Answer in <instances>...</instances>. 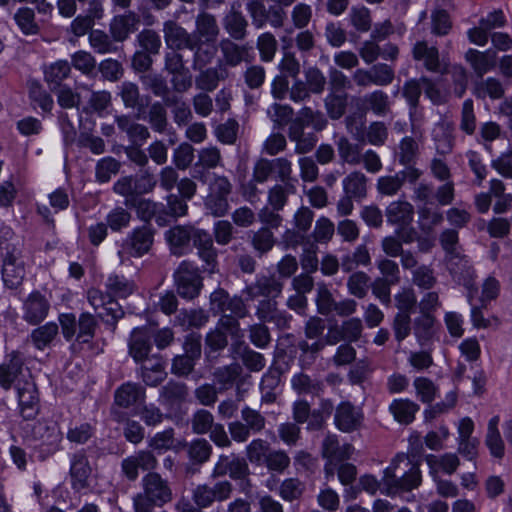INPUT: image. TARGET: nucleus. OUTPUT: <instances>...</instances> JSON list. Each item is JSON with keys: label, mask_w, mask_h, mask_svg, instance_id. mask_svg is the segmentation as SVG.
Returning <instances> with one entry per match:
<instances>
[{"label": "nucleus", "mask_w": 512, "mask_h": 512, "mask_svg": "<svg viewBox=\"0 0 512 512\" xmlns=\"http://www.w3.org/2000/svg\"><path fill=\"white\" fill-rule=\"evenodd\" d=\"M142 491L133 498L135 512H153L173 499V492L168 480L157 472H148L141 480Z\"/></svg>", "instance_id": "1"}, {"label": "nucleus", "mask_w": 512, "mask_h": 512, "mask_svg": "<svg viewBox=\"0 0 512 512\" xmlns=\"http://www.w3.org/2000/svg\"><path fill=\"white\" fill-rule=\"evenodd\" d=\"M421 483V473L416 464L406 462V457L397 455L384 471L382 484L388 495L411 491Z\"/></svg>", "instance_id": "2"}, {"label": "nucleus", "mask_w": 512, "mask_h": 512, "mask_svg": "<svg viewBox=\"0 0 512 512\" xmlns=\"http://www.w3.org/2000/svg\"><path fill=\"white\" fill-rule=\"evenodd\" d=\"M1 276L7 289L15 290L21 287L26 276V264L21 251L13 243L0 239Z\"/></svg>", "instance_id": "3"}, {"label": "nucleus", "mask_w": 512, "mask_h": 512, "mask_svg": "<svg viewBox=\"0 0 512 512\" xmlns=\"http://www.w3.org/2000/svg\"><path fill=\"white\" fill-rule=\"evenodd\" d=\"M58 321L65 340L71 341L75 338L81 344L92 342L98 328L96 317L89 312H82L78 318L73 313H62Z\"/></svg>", "instance_id": "4"}, {"label": "nucleus", "mask_w": 512, "mask_h": 512, "mask_svg": "<svg viewBox=\"0 0 512 512\" xmlns=\"http://www.w3.org/2000/svg\"><path fill=\"white\" fill-rule=\"evenodd\" d=\"M228 475L232 480L241 481V491L248 493L251 488L250 469L247 460L235 453L221 454L211 473L213 479Z\"/></svg>", "instance_id": "5"}, {"label": "nucleus", "mask_w": 512, "mask_h": 512, "mask_svg": "<svg viewBox=\"0 0 512 512\" xmlns=\"http://www.w3.org/2000/svg\"><path fill=\"white\" fill-rule=\"evenodd\" d=\"M20 427L23 431V436L27 439L40 442L42 451L48 455H52L60 450L63 436L56 423L44 420H39L35 423L26 421L22 423Z\"/></svg>", "instance_id": "6"}, {"label": "nucleus", "mask_w": 512, "mask_h": 512, "mask_svg": "<svg viewBox=\"0 0 512 512\" xmlns=\"http://www.w3.org/2000/svg\"><path fill=\"white\" fill-rule=\"evenodd\" d=\"M233 185L224 175H214L208 184V194L204 198V209L207 215L215 218L225 216L229 209V196Z\"/></svg>", "instance_id": "7"}, {"label": "nucleus", "mask_w": 512, "mask_h": 512, "mask_svg": "<svg viewBox=\"0 0 512 512\" xmlns=\"http://www.w3.org/2000/svg\"><path fill=\"white\" fill-rule=\"evenodd\" d=\"M207 230L193 224H177L165 232V240L174 256H184L192 251Z\"/></svg>", "instance_id": "8"}, {"label": "nucleus", "mask_w": 512, "mask_h": 512, "mask_svg": "<svg viewBox=\"0 0 512 512\" xmlns=\"http://www.w3.org/2000/svg\"><path fill=\"white\" fill-rule=\"evenodd\" d=\"M200 269L193 263L183 260L173 274L178 295L186 300H193L200 295L203 278Z\"/></svg>", "instance_id": "9"}, {"label": "nucleus", "mask_w": 512, "mask_h": 512, "mask_svg": "<svg viewBox=\"0 0 512 512\" xmlns=\"http://www.w3.org/2000/svg\"><path fill=\"white\" fill-rule=\"evenodd\" d=\"M266 418L260 411L249 406L241 409V420H236L228 424V430L231 439L237 443L248 441L251 435H255L264 430Z\"/></svg>", "instance_id": "10"}, {"label": "nucleus", "mask_w": 512, "mask_h": 512, "mask_svg": "<svg viewBox=\"0 0 512 512\" xmlns=\"http://www.w3.org/2000/svg\"><path fill=\"white\" fill-rule=\"evenodd\" d=\"M444 261L452 279L469 291L468 302L472 305L473 294L477 292V287L475 285L476 271L470 259L460 253L445 257Z\"/></svg>", "instance_id": "11"}, {"label": "nucleus", "mask_w": 512, "mask_h": 512, "mask_svg": "<svg viewBox=\"0 0 512 512\" xmlns=\"http://www.w3.org/2000/svg\"><path fill=\"white\" fill-rule=\"evenodd\" d=\"M155 230L150 224L133 229L124 239L121 250L118 252L120 258L124 256L139 258L147 254L154 243Z\"/></svg>", "instance_id": "12"}, {"label": "nucleus", "mask_w": 512, "mask_h": 512, "mask_svg": "<svg viewBox=\"0 0 512 512\" xmlns=\"http://www.w3.org/2000/svg\"><path fill=\"white\" fill-rule=\"evenodd\" d=\"M20 414L24 421L34 419L39 413V397L35 382L30 373L27 378L18 379L15 384Z\"/></svg>", "instance_id": "13"}, {"label": "nucleus", "mask_w": 512, "mask_h": 512, "mask_svg": "<svg viewBox=\"0 0 512 512\" xmlns=\"http://www.w3.org/2000/svg\"><path fill=\"white\" fill-rule=\"evenodd\" d=\"M210 310L215 315H236L238 317H246L249 310L241 296H230L223 288H218L210 295Z\"/></svg>", "instance_id": "14"}, {"label": "nucleus", "mask_w": 512, "mask_h": 512, "mask_svg": "<svg viewBox=\"0 0 512 512\" xmlns=\"http://www.w3.org/2000/svg\"><path fill=\"white\" fill-rule=\"evenodd\" d=\"M284 283L275 275H257L255 280L245 286L242 294L247 301L278 298L283 291Z\"/></svg>", "instance_id": "15"}, {"label": "nucleus", "mask_w": 512, "mask_h": 512, "mask_svg": "<svg viewBox=\"0 0 512 512\" xmlns=\"http://www.w3.org/2000/svg\"><path fill=\"white\" fill-rule=\"evenodd\" d=\"M423 172L417 167L404 168L394 175L381 176L377 180V191L384 196H395L403 187L405 182L416 183Z\"/></svg>", "instance_id": "16"}, {"label": "nucleus", "mask_w": 512, "mask_h": 512, "mask_svg": "<svg viewBox=\"0 0 512 512\" xmlns=\"http://www.w3.org/2000/svg\"><path fill=\"white\" fill-rule=\"evenodd\" d=\"M93 468L85 450L76 451L70 458L69 475L71 486L75 491H82L90 487V478Z\"/></svg>", "instance_id": "17"}, {"label": "nucleus", "mask_w": 512, "mask_h": 512, "mask_svg": "<svg viewBox=\"0 0 512 512\" xmlns=\"http://www.w3.org/2000/svg\"><path fill=\"white\" fill-rule=\"evenodd\" d=\"M277 298L262 299L255 307V316L260 322L274 323L279 329L290 326L292 315L278 308Z\"/></svg>", "instance_id": "18"}, {"label": "nucleus", "mask_w": 512, "mask_h": 512, "mask_svg": "<svg viewBox=\"0 0 512 512\" xmlns=\"http://www.w3.org/2000/svg\"><path fill=\"white\" fill-rule=\"evenodd\" d=\"M49 300L39 291H32L23 301L22 318L30 325H38L48 316Z\"/></svg>", "instance_id": "19"}, {"label": "nucleus", "mask_w": 512, "mask_h": 512, "mask_svg": "<svg viewBox=\"0 0 512 512\" xmlns=\"http://www.w3.org/2000/svg\"><path fill=\"white\" fill-rule=\"evenodd\" d=\"M432 140L437 155L446 156L451 154L456 143L454 122L447 117H442L432 130Z\"/></svg>", "instance_id": "20"}, {"label": "nucleus", "mask_w": 512, "mask_h": 512, "mask_svg": "<svg viewBox=\"0 0 512 512\" xmlns=\"http://www.w3.org/2000/svg\"><path fill=\"white\" fill-rule=\"evenodd\" d=\"M237 42L229 38H224L220 41L222 65L226 68L237 67L242 62L251 63L253 61L252 48L248 44H239Z\"/></svg>", "instance_id": "21"}, {"label": "nucleus", "mask_w": 512, "mask_h": 512, "mask_svg": "<svg viewBox=\"0 0 512 512\" xmlns=\"http://www.w3.org/2000/svg\"><path fill=\"white\" fill-rule=\"evenodd\" d=\"M162 31L165 44L171 50L189 49L197 38L195 34L188 32L175 20L165 21Z\"/></svg>", "instance_id": "22"}, {"label": "nucleus", "mask_w": 512, "mask_h": 512, "mask_svg": "<svg viewBox=\"0 0 512 512\" xmlns=\"http://www.w3.org/2000/svg\"><path fill=\"white\" fill-rule=\"evenodd\" d=\"M363 418L360 408L350 402H342L336 408L334 423L340 431L351 433L361 428Z\"/></svg>", "instance_id": "23"}, {"label": "nucleus", "mask_w": 512, "mask_h": 512, "mask_svg": "<svg viewBox=\"0 0 512 512\" xmlns=\"http://www.w3.org/2000/svg\"><path fill=\"white\" fill-rule=\"evenodd\" d=\"M221 23L229 39L243 41L249 35V21L235 4L224 14Z\"/></svg>", "instance_id": "24"}, {"label": "nucleus", "mask_w": 512, "mask_h": 512, "mask_svg": "<svg viewBox=\"0 0 512 512\" xmlns=\"http://www.w3.org/2000/svg\"><path fill=\"white\" fill-rule=\"evenodd\" d=\"M126 206L134 208L138 218L147 223H149L153 217H155V221L159 226H165L168 222L162 214L161 208H164V204L162 203L137 197L133 200L127 199Z\"/></svg>", "instance_id": "25"}, {"label": "nucleus", "mask_w": 512, "mask_h": 512, "mask_svg": "<svg viewBox=\"0 0 512 512\" xmlns=\"http://www.w3.org/2000/svg\"><path fill=\"white\" fill-rule=\"evenodd\" d=\"M139 23V16L133 11H128L114 16L109 24V32L114 41L123 42L137 30Z\"/></svg>", "instance_id": "26"}, {"label": "nucleus", "mask_w": 512, "mask_h": 512, "mask_svg": "<svg viewBox=\"0 0 512 512\" xmlns=\"http://www.w3.org/2000/svg\"><path fill=\"white\" fill-rule=\"evenodd\" d=\"M194 248L197 250V256L202 261V272L209 274L218 271V251L214 246L212 235L206 231L204 235L199 238Z\"/></svg>", "instance_id": "27"}, {"label": "nucleus", "mask_w": 512, "mask_h": 512, "mask_svg": "<svg viewBox=\"0 0 512 512\" xmlns=\"http://www.w3.org/2000/svg\"><path fill=\"white\" fill-rule=\"evenodd\" d=\"M189 50L193 53L192 69L202 70L214 61L218 48L216 42L203 41L197 37Z\"/></svg>", "instance_id": "28"}, {"label": "nucleus", "mask_w": 512, "mask_h": 512, "mask_svg": "<svg viewBox=\"0 0 512 512\" xmlns=\"http://www.w3.org/2000/svg\"><path fill=\"white\" fill-rule=\"evenodd\" d=\"M199 74L195 77V86L197 89L204 92L214 91L220 81L228 78V69L222 64L215 67H205L202 70H197Z\"/></svg>", "instance_id": "29"}, {"label": "nucleus", "mask_w": 512, "mask_h": 512, "mask_svg": "<svg viewBox=\"0 0 512 512\" xmlns=\"http://www.w3.org/2000/svg\"><path fill=\"white\" fill-rule=\"evenodd\" d=\"M129 354L136 362H143L152 349L151 334L146 328H135L129 339Z\"/></svg>", "instance_id": "30"}, {"label": "nucleus", "mask_w": 512, "mask_h": 512, "mask_svg": "<svg viewBox=\"0 0 512 512\" xmlns=\"http://www.w3.org/2000/svg\"><path fill=\"white\" fill-rule=\"evenodd\" d=\"M387 222L404 228L412 223L414 217V206L406 200L391 202L386 210Z\"/></svg>", "instance_id": "31"}, {"label": "nucleus", "mask_w": 512, "mask_h": 512, "mask_svg": "<svg viewBox=\"0 0 512 512\" xmlns=\"http://www.w3.org/2000/svg\"><path fill=\"white\" fill-rule=\"evenodd\" d=\"M342 189L345 195L355 198V202L359 203L367 197L368 178L361 171H352L343 178Z\"/></svg>", "instance_id": "32"}, {"label": "nucleus", "mask_w": 512, "mask_h": 512, "mask_svg": "<svg viewBox=\"0 0 512 512\" xmlns=\"http://www.w3.org/2000/svg\"><path fill=\"white\" fill-rule=\"evenodd\" d=\"M27 378L23 373V360L19 353L13 352L8 363L0 365V386L9 390L18 379Z\"/></svg>", "instance_id": "33"}, {"label": "nucleus", "mask_w": 512, "mask_h": 512, "mask_svg": "<svg viewBox=\"0 0 512 512\" xmlns=\"http://www.w3.org/2000/svg\"><path fill=\"white\" fill-rule=\"evenodd\" d=\"M234 357L241 360L243 365L252 372L261 371L266 364L264 356L251 349L244 341L232 345Z\"/></svg>", "instance_id": "34"}, {"label": "nucleus", "mask_w": 512, "mask_h": 512, "mask_svg": "<svg viewBox=\"0 0 512 512\" xmlns=\"http://www.w3.org/2000/svg\"><path fill=\"white\" fill-rule=\"evenodd\" d=\"M496 56V52L491 49L484 52L469 49L465 54V59L470 63L477 77L482 78L484 74L495 67Z\"/></svg>", "instance_id": "35"}, {"label": "nucleus", "mask_w": 512, "mask_h": 512, "mask_svg": "<svg viewBox=\"0 0 512 512\" xmlns=\"http://www.w3.org/2000/svg\"><path fill=\"white\" fill-rule=\"evenodd\" d=\"M188 395L189 391L186 384L169 381L160 389L159 400L162 405L174 408L184 403Z\"/></svg>", "instance_id": "36"}, {"label": "nucleus", "mask_w": 512, "mask_h": 512, "mask_svg": "<svg viewBox=\"0 0 512 512\" xmlns=\"http://www.w3.org/2000/svg\"><path fill=\"white\" fill-rule=\"evenodd\" d=\"M360 101L362 102L364 113L370 111L377 116L383 117L391 111L390 98L383 90H374L366 93L360 98Z\"/></svg>", "instance_id": "37"}, {"label": "nucleus", "mask_w": 512, "mask_h": 512, "mask_svg": "<svg viewBox=\"0 0 512 512\" xmlns=\"http://www.w3.org/2000/svg\"><path fill=\"white\" fill-rule=\"evenodd\" d=\"M354 448L351 444L340 445L336 435L328 434L322 442V456L330 462H340L349 459Z\"/></svg>", "instance_id": "38"}, {"label": "nucleus", "mask_w": 512, "mask_h": 512, "mask_svg": "<svg viewBox=\"0 0 512 512\" xmlns=\"http://www.w3.org/2000/svg\"><path fill=\"white\" fill-rule=\"evenodd\" d=\"M416 61H422L424 67L431 72L440 71L439 51L435 46H429L426 41H418L412 49Z\"/></svg>", "instance_id": "39"}, {"label": "nucleus", "mask_w": 512, "mask_h": 512, "mask_svg": "<svg viewBox=\"0 0 512 512\" xmlns=\"http://www.w3.org/2000/svg\"><path fill=\"white\" fill-rule=\"evenodd\" d=\"M145 398V390L136 383L127 382L118 387L114 394V402L122 408H129Z\"/></svg>", "instance_id": "40"}, {"label": "nucleus", "mask_w": 512, "mask_h": 512, "mask_svg": "<svg viewBox=\"0 0 512 512\" xmlns=\"http://www.w3.org/2000/svg\"><path fill=\"white\" fill-rule=\"evenodd\" d=\"M195 28L193 34L203 41L216 42L220 32L215 16L208 12H201L196 16Z\"/></svg>", "instance_id": "41"}, {"label": "nucleus", "mask_w": 512, "mask_h": 512, "mask_svg": "<svg viewBox=\"0 0 512 512\" xmlns=\"http://www.w3.org/2000/svg\"><path fill=\"white\" fill-rule=\"evenodd\" d=\"M292 388L301 395L319 397L324 392V383L321 379L304 373H298L291 379Z\"/></svg>", "instance_id": "42"}, {"label": "nucleus", "mask_w": 512, "mask_h": 512, "mask_svg": "<svg viewBox=\"0 0 512 512\" xmlns=\"http://www.w3.org/2000/svg\"><path fill=\"white\" fill-rule=\"evenodd\" d=\"M420 407L410 399H394L389 405V411L394 419L403 425L412 423Z\"/></svg>", "instance_id": "43"}, {"label": "nucleus", "mask_w": 512, "mask_h": 512, "mask_svg": "<svg viewBox=\"0 0 512 512\" xmlns=\"http://www.w3.org/2000/svg\"><path fill=\"white\" fill-rule=\"evenodd\" d=\"M297 192V185L295 183H276L267 191V204L274 209L283 210L288 199L291 195Z\"/></svg>", "instance_id": "44"}, {"label": "nucleus", "mask_w": 512, "mask_h": 512, "mask_svg": "<svg viewBox=\"0 0 512 512\" xmlns=\"http://www.w3.org/2000/svg\"><path fill=\"white\" fill-rule=\"evenodd\" d=\"M338 156L342 163L351 166L359 165L362 161V147L341 136L336 141Z\"/></svg>", "instance_id": "45"}, {"label": "nucleus", "mask_w": 512, "mask_h": 512, "mask_svg": "<svg viewBox=\"0 0 512 512\" xmlns=\"http://www.w3.org/2000/svg\"><path fill=\"white\" fill-rule=\"evenodd\" d=\"M396 157L399 164L405 168L416 167L415 164L419 157L418 142L413 137H404L398 145Z\"/></svg>", "instance_id": "46"}, {"label": "nucleus", "mask_w": 512, "mask_h": 512, "mask_svg": "<svg viewBox=\"0 0 512 512\" xmlns=\"http://www.w3.org/2000/svg\"><path fill=\"white\" fill-rule=\"evenodd\" d=\"M146 119L154 132L160 134L167 132L169 126L168 113L162 102L155 101L149 106Z\"/></svg>", "instance_id": "47"}, {"label": "nucleus", "mask_w": 512, "mask_h": 512, "mask_svg": "<svg viewBox=\"0 0 512 512\" xmlns=\"http://www.w3.org/2000/svg\"><path fill=\"white\" fill-rule=\"evenodd\" d=\"M71 66L66 60L51 64L44 72V78L51 91L59 88L61 83L70 75Z\"/></svg>", "instance_id": "48"}, {"label": "nucleus", "mask_w": 512, "mask_h": 512, "mask_svg": "<svg viewBox=\"0 0 512 512\" xmlns=\"http://www.w3.org/2000/svg\"><path fill=\"white\" fill-rule=\"evenodd\" d=\"M436 317L434 315L422 314L413 320V331L420 344L428 342L435 333Z\"/></svg>", "instance_id": "49"}, {"label": "nucleus", "mask_w": 512, "mask_h": 512, "mask_svg": "<svg viewBox=\"0 0 512 512\" xmlns=\"http://www.w3.org/2000/svg\"><path fill=\"white\" fill-rule=\"evenodd\" d=\"M250 243L259 257L268 253L274 247L276 239L274 233L266 227H261L257 231H252Z\"/></svg>", "instance_id": "50"}, {"label": "nucleus", "mask_w": 512, "mask_h": 512, "mask_svg": "<svg viewBox=\"0 0 512 512\" xmlns=\"http://www.w3.org/2000/svg\"><path fill=\"white\" fill-rule=\"evenodd\" d=\"M422 92V77L418 79H409L404 83L401 93L409 106L410 116H413L416 113Z\"/></svg>", "instance_id": "51"}, {"label": "nucleus", "mask_w": 512, "mask_h": 512, "mask_svg": "<svg viewBox=\"0 0 512 512\" xmlns=\"http://www.w3.org/2000/svg\"><path fill=\"white\" fill-rule=\"evenodd\" d=\"M348 94L346 92H330L324 99V106L328 116L332 120H338L344 116L348 104Z\"/></svg>", "instance_id": "52"}, {"label": "nucleus", "mask_w": 512, "mask_h": 512, "mask_svg": "<svg viewBox=\"0 0 512 512\" xmlns=\"http://www.w3.org/2000/svg\"><path fill=\"white\" fill-rule=\"evenodd\" d=\"M315 304L320 315L329 316L333 314L336 299L324 282H318L316 285Z\"/></svg>", "instance_id": "53"}, {"label": "nucleus", "mask_w": 512, "mask_h": 512, "mask_svg": "<svg viewBox=\"0 0 512 512\" xmlns=\"http://www.w3.org/2000/svg\"><path fill=\"white\" fill-rule=\"evenodd\" d=\"M59 328L58 325L54 322H48L45 325H42L31 332L30 338L34 346L43 350L54 340V338L58 335Z\"/></svg>", "instance_id": "54"}, {"label": "nucleus", "mask_w": 512, "mask_h": 512, "mask_svg": "<svg viewBox=\"0 0 512 512\" xmlns=\"http://www.w3.org/2000/svg\"><path fill=\"white\" fill-rule=\"evenodd\" d=\"M241 372L242 368L239 364H230L216 368L213 372V377L220 386L219 390L224 391L233 386Z\"/></svg>", "instance_id": "55"}, {"label": "nucleus", "mask_w": 512, "mask_h": 512, "mask_svg": "<svg viewBox=\"0 0 512 512\" xmlns=\"http://www.w3.org/2000/svg\"><path fill=\"white\" fill-rule=\"evenodd\" d=\"M209 320L203 309H183L176 316V322L184 328H200Z\"/></svg>", "instance_id": "56"}, {"label": "nucleus", "mask_w": 512, "mask_h": 512, "mask_svg": "<svg viewBox=\"0 0 512 512\" xmlns=\"http://www.w3.org/2000/svg\"><path fill=\"white\" fill-rule=\"evenodd\" d=\"M370 277L363 271L353 272L347 279V289L350 295L363 299L367 296L370 287Z\"/></svg>", "instance_id": "57"}, {"label": "nucleus", "mask_w": 512, "mask_h": 512, "mask_svg": "<svg viewBox=\"0 0 512 512\" xmlns=\"http://www.w3.org/2000/svg\"><path fill=\"white\" fill-rule=\"evenodd\" d=\"M305 492V484L298 478L284 479L278 488L279 496L286 502L299 500Z\"/></svg>", "instance_id": "58"}, {"label": "nucleus", "mask_w": 512, "mask_h": 512, "mask_svg": "<svg viewBox=\"0 0 512 512\" xmlns=\"http://www.w3.org/2000/svg\"><path fill=\"white\" fill-rule=\"evenodd\" d=\"M105 287L109 296H115L119 298L128 297L134 290V284L124 276L110 275L107 280Z\"/></svg>", "instance_id": "59"}, {"label": "nucleus", "mask_w": 512, "mask_h": 512, "mask_svg": "<svg viewBox=\"0 0 512 512\" xmlns=\"http://www.w3.org/2000/svg\"><path fill=\"white\" fill-rule=\"evenodd\" d=\"M89 42L95 52L99 54L115 53L117 46L111 34L102 30H92L89 34Z\"/></svg>", "instance_id": "60"}, {"label": "nucleus", "mask_w": 512, "mask_h": 512, "mask_svg": "<svg viewBox=\"0 0 512 512\" xmlns=\"http://www.w3.org/2000/svg\"><path fill=\"white\" fill-rule=\"evenodd\" d=\"M256 48L262 62H271L277 52L278 43L275 36L270 32L260 34L256 40Z\"/></svg>", "instance_id": "61"}, {"label": "nucleus", "mask_w": 512, "mask_h": 512, "mask_svg": "<svg viewBox=\"0 0 512 512\" xmlns=\"http://www.w3.org/2000/svg\"><path fill=\"white\" fill-rule=\"evenodd\" d=\"M271 450L269 442L264 439H253L245 448V454L249 462L256 465H262Z\"/></svg>", "instance_id": "62"}, {"label": "nucleus", "mask_w": 512, "mask_h": 512, "mask_svg": "<svg viewBox=\"0 0 512 512\" xmlns=\"http://www.w3.org/2000/svg\"><path fill=\"white\" fill-rule=\"evenodd\" d=\"M412 283L420 289L431 290L437 284L434 269L422 264L412 271Z\"/></svg>", "instance_id": "63"}, {"label": "nucleus", "mask_w": 512, "mask_h": 512, "mask_svg": "<svg viewBox=\"0 0 512 512\" xmlns=\"http://www.w3.org/2000/svg\"><path fill=\"white\" fill-rule=\"evenodd\" d=\"M426 461L432 471L441 469L447 474L454 473L460 463L457 455L453 453H446L442 456L430 454L426 457Z\"/></svg>", "instance_id": "64"}]
</instances>
